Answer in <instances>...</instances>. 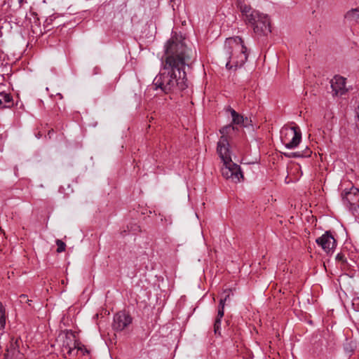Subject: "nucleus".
<instances>
[{"mask_svg":"<svg viewBox=\"0 0 359 359\" xmlns=\"http://www.w3.org/2000/svg\"><path fill=\"white\" fill-rule=\"evenodd\" d=\"M194 54L182 36L172 35L165 46L163 67L153 81L154 89H160L166 94L186 89L188 87L186 68L191 65Z\"/></svg>","mask_w":359,"mask_h":359,"instance_id":"f257e3e1","label":"nucleus"},{"mask_svg":"<svg viewBox=\"0 0 359 359\" xmlns=\"http://www.w3.org/2000/svg\"><path fill=\"white\" fill-rule=\"evenodd\" d=\"M224 53L228 60L226 67L236 70L241 67L248 60L247 48L240 36L228 38L224 43Z\"/></svg>","mask_w":359,"mask_h":359,"instance_id":"f03ea898","label":"nucleus"},{"mask_svg":"<svg viewBox=\"0 0 359 359\" xmlns=\"http://www.w3.org/2000/svg\"><path fill=\"white\" fill-rule=\"evenodd\" d=\"M280 140L287 149H295L302 140V133L298 126L283 127L280 130Z\"/></svg>","mask_w":359,"mask_h":359,"instance_id":"7ed1b4c3","label":"nucleus"},{"mask_svg":"<svg viewBox=\"0 0 359 359\" xmlns=\"http://www.w3.org/2000/svg\"><path fill=\"white\" fill-rule=\"evenodd\" d=\"M62 351L64 352V354H67L69 356L74 355L79 351H81L83 354L88 353V351L83 345L76 340L75 336L72 333L65 335Z\"/></svg>","mask_w":359,"mask_h":359,"instance_id":"20e7f679","label":"nucleus"},{"mask_svg":"<svg viewBox=\"0 0 359 359\" xmlns=\"http://www.w3.org/2000/svg\"><path fill=\"white\" fill-rule=\"evenodd\" d=\"M253 18L254 20L248 22V24L253 27L255 33L259 35H267L271 32L270 20L267 15L259 12V16Z\"/></svg>","mask_w":359,"mask_h":359,"instance_id":"39448f33","label":"nucleus"},{"mask_svg":"<svg viewBox=\"0 0 359 359\" xmlns=\"http://www.w3.org/2000/svg\"><path fill=\"white\" fill-rule=\"evenodd\" d=\"M342 201L349 210L359 212V189L352 187L348 191L343 194Z\"/></svg>","mask_w":359,"mask_h":359,"instance_id":"423d86ee","label":"nucleus"},{"mask_svg":"<svg viewBox=\"0 0 359 359\" xmlns=\"http://www.w3.org/2000/svg\"><path fill=\"white\" fill-rule=\"evenodd\" d=\"M317 245L327 254L332 253L337 247V241L330 231H325L316 240Z\"/></svg>","mask_w":359,"mask_h":359,"instance_id":"0eeeda50","label":"nucleus"},{"mask_svg":"<svg viewBox=\"0 0 359 359\" xmlns=\"http://www.w3.org/2000/svg\"><path fill=\"white\" fill-rule=\"evenodd\" d=\"M230 163H224L221 169L222 174L226 179H231L233 182H240L241 178L243 177L241 168L236 163L229 161Z\"/></svg>","mask_w":359,"mask_h":359,"instance_id":"6e6552de","label":"nucleus"},{"mask_svg":"<svg viewBox=\"0 0 359 359\" xmlns=\"http://www.w3.org/2000/svg\"><path fill=\"white\" fill-rule=\"evenodd\" d=\"M217 151L221 158L223 163H230L231 161V154L229 150V143L227 137H221L217 142Z\"/></svg>","mask_w":359,"mask_h":359,"instance_id":"1a4fd4ad","label":"nucleus"},{"mask_svg":"<svg viewBox=\"0 0 359 359\" xmlns=\"http://www.w3.org/2000/svg\"><path fill=\"white\" fill-rule=\"evenodd\" d=\"M132 323V318L129 314L121 311L114 317L113 327L115 330L121 331Z\"/></svg>","mask_w":359,"mask_h":359,"instance_id":"9d476101","label":"nucleus"},{"mask_svg":"<svg viewBox=\"0 0 359 359\" xmlns=\"http://www.w3.org/2000/svg\"><path fill=\"white\" fill-rule=\"evenodd\" d=\"M331 87L335 95H343L348 91L346 87V79L339 75L334 76L331 80Z\"/></svg>","mask_w":359,"mask_h":359,"instance_id":"9b49d317","label":"nucleus"},{"mask_svg":"<svg viewBox=\"0 0 359 359\" xmlns=\"http://www.w3.org/2000/svg\"><path fill=\"white\" fill-rule=\"evenodd\" d=\"M20 342L12 339L6 349V359H23V355L19 351Z\"/></svg>","mask_w":359,"mask_h":359,"instance_id":"f8f14e48","label":"nucleus"},{"mask_svg":"<svg viewBox=\"0 0 359 359\" xmlns=\"http://www.w3.org/2000/svg\"><path fill=\"white\" fill-rule=\"evenodd\" d=\"M226 299H221L218 305L217 316L214 323V332L215 334H220L221 321L224 316Z\"/></svg>","mask_w":359,"mask_h":359,"instance_id":"ddd939ff","label":"nucleus"},{"mask_svg":"<svg viewBox=\"0 0 359 359\" xmlns=\"http://www.w3.org/2000/svg\"><path fill=\"white\" fill-rule=\"evenodd\" d=\"M240 11L242 15L245 16V21L248 23L254 20L253 18H257L259 16V11L254 10L251 6L246 5L245 4H240Z\"/></svg>","mask_w":359,"mask_h":359,"instance_id":"4468645a","label":"nucleus"},{"mask_svg":"<svg viewBox=\"0 0 359 359\" xmlns=\"http://www.w3.org/2000/svg\"><path fill=\"white\" fill-rule=\"evenodd\" d=\"M226 111L230 112L232 117V124L238 125V126H245V121H247L248 118H244L243 116L240 115L237 113L233 109L230 107L226 108Z\"/></svg>","mask_w":359,"mask_h":359,"instance_id":"2eb2a0df","label":"nucleus"},{"mask_svg":"<svg viewBox=\"0 0 359 359\" xmlns=\"http://www.w3.org/2000/svg\"><path fill=\"white\" fill-rule=\"evenodd\" d=\"M7 322V316L6 310L1 302H0V337L5 333Z\"/></svg>","mask_w":359,"mask_h":359,"instance_id":"dca6fc26","label":"nucleus"},{"mask_svg":"<svg viewBox=\"0 0 359 359\" xmlns=\"http://www.w3.org/2000/svg\"><path fill=\"white\" fill-rule=\"evenodd\" d=\"M311 154V149L306 147L304 150L290 152V153H285V156L288 158H305L309 157Z\"/></svg>","mask_w":359,"mask_h":359,"instance_id":"f3484780","label":"nucleus"},{"mask_svg":"<svg viewBox=\"0 0 359 359\" xmlns=\"http://www.w3.org/2000/svg\"><path fill=\"white\" fill-rule=\"evenodd\" d=\"M344 18L349 22H357L359 20V8L348 11Z\"/></svg>","mask_w":359,"mask_h":359,"instance_id":"a211bd4d","label":"nucleus"},{"mask_svg":"<svg viewBox=\"0 0 359 359\" xmlns=\"http://www.w3.org/2000/svg\"><path fill=\"white\" fill-rule=\"evenodd\" d=\"M12 104V97L8 93H0V107H9Z\"/></svg>","mask_w":359,"mask_h":359,"instance_id":"6ab92c4d","label":"nucleus"},{"mask_svg":"<svg viewBox=\"0 0 359 359\" xmlns=\"http://www.w3.org/2000/svg\"><path fill=\"white\" fill-rule=\"evenodd\" d=\"M236 130H237V128L235 127L232 123H230L222 127L219 130V133L222 134L221 137H227V140H229L230 135H232Z\"/></svg>","mask_w":359,"mask_h":359,"instance_id":"aec40b11","label":"nucleus"},{"mask_svg":"<svg viewBox=\"0 0 359 359\" xmlns=\"http://www.w3.org/2000/svg\"><path fill=\"white\" fill-rule=\"evenodd\" d=\"M55 243L57 246V252L58 253L62 252L65 250L66 244L62 241L57 239Z\"/></svg>","mask_w":359,"mask_h":359,"instance_id":"412c9836","label":"nucleus"},{"mask_svg":"<svg viewBox=\"0 0 359 359\" xmlns=\"http://www.w3.org/2000/svg\"><path fill=\"white\" fill-rule=\"evenodd\" d=\"M352 308L355 311H356V312L359 311V297H355L353 298Z\"/></svg>","mask_w":359,"mask_h":359,"instance_id":"4be33fe9","label":"nucleus"},{"mask_svg":"<svg viewBox=\"0 0 359 359\" xmlns=\"http://www.w3.org/2000/svg\"><path fill=\"white\" fill-rule=\"evenodd\" d=\"M128 229L130 231H132L133 233H135L137 231H140V226L137 224H130V227L128 226Z\"/></svg>","mask_w":359,"mask_h":359,"instance_id":"5701e85b","label":"nucleus"},{"mask_svg":"<svg viewBox=\"0 0 359 359\" xmlns=\"http://www.w3.org/2000/svg\"><path fill=\"white\" fill-rule=\"evenodd\" d=\"M336 259H337V260H339V261L342 262H346V257H345L344 255L341 254V253H339V254L337 255Z\"/></svg>","mask_w":359,"mask_h":359,"instance_id":"b1692460","label":"nucleus"},{"mask_svg":"<svg viewBox=\"0 0 359 359\" xmlns=\"http://www.w3.org/2000/svg\"><path fill=\"white\" fill-rule=\"evenodd\" d=\"M27 0H18V4H19L18 8H21L23 6V4H27Z\"/></svg>","mask_w":359,"mask_h":359,"instance_id":"393cba45","label":"nucleus"},{"mask_svg":"<svg viewBox=\"0 0 359 359\" xmlns=\"http://www.w3.org/2000/svg\"><path fill=\"white\" fill-rule=\"evenodd\" d=\"M20 298H21V301L25 300V301H27V302H31L29 299H27V296L25 294H22L20 296Z\"/></svg>","mask_w":359,"mask_h":359,"instance_id":"a878e982","label":"nucleus"},{"mask_svg":"<svg viewBox=\"0 0 359 359\" xmlns=\"http://www.w3.org/2000/svg\"><path fill=\"white\" fill-rule=\"evenodd\" d=\"M230 294H227L223 299H226V302L229 299Z\"/></svg>","mask_w":359,"mask_h":359,"instance_id":"bb28decb","label":"nucleus"},{"mask_svg":"<svg viewBox=\"0 0 359 359\" xmlns=\"http://www.w3.org/2000/svg\"><path fill=\"white\" fill-rule=\"evenodd\" d=\"M1 35V33L0 32V36Z\"/></svg>","mask_w":359,"mask_h":359,"instance_id":"cd10ccee","label":"nucleus"}]
</instances>
